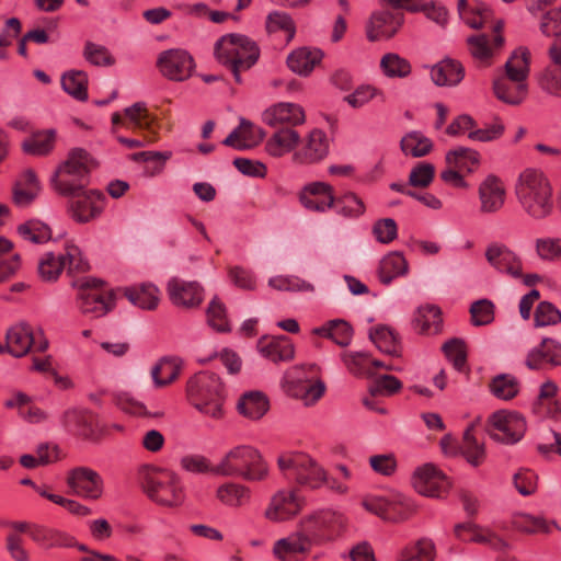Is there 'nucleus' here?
Returning a JSON list of instances; mask_svg holds the SVG:
<instances>
[{
  "label": "nucleus",
  "mask_w": 561,
  "mask_h": 561,
  "mask_svg": "<svg viewBox=\"0 0 561 561\" xmlns=\"http://www.w3.org/2000/svg\"><path fill=\"white\" fill-rule=\"evenodd\" d=\"M515 194L523 210L534 219H543L552 211V187L539 169L528 168L519 174Z\"/></svg>",
  "instance_id": "obj_1"
},
{
  "label": "nucleus",
  "mask_w": 561,
  "mask_h": 561,
  "mask_svg": "<svg viewBox=\"0 0 561 561\" xmlns=\"http://www.w3.org/2000/svg\"><path fill=\"white\" fill-rule=\"evenodd\" d=\"M94 167L95 161L85 149L73 148L54 172L51 186L59 195L78 194L89 186Z\"/></svg>",
  "instance_id": "obj_2"
},
{
  "label": "nucleus",
  "mask_w": 561,
  "mask_h": 561,
  "mask_svg": "<svg viewBox=\"0 0 561 561\" xmlns=\"http://www.w3.org/2000/svg\"><path fill=\"white\" fill-rule=\"evenodd\" d=\"M213 473L222 477H241L250 482L266 479L268 467L257 449L249 445H240L230 449L214 467Z\"/></svg>",
  "instance_id": "obj_3"
},
{
  "label": "nucleus",
  "mask_w": 561,
  "mask_h": 561,
  "mask_svg": "<svg viewBox=\"0 0 561 561\" xmlns=\"http://www.w3.org/2000/svg\"><path fill=\"white\" fill-rule=\"evenodd\" d=\"M215 55L221 65L231 70L236 82L241 83V72L256 64L260 49L255 42L244 35L227 34L217 41Z\"/></svg>",
  "instance_id": "obj_4"
},
{
  "label": "nucleus",
  "mask_w": 561,
  "mask_h": 561,
  "mask_svg": "<svg viewBox=\"0 0 561 561\" xmlns=\"http://www.w3.org/2000/svg\"><path fill=\"white\" fill-rule=\"evenodd\" d=\"M191 403L203 414L220 419L226 390L220 378L213 373L202 371L194 375L186 386Z\"/></svg>",
  "instance_id": "obj_5"
},
{
  "label": "nucleus",
  "mask_w": 561,
  "mask_h": 561,
  "mask_svg": "<svg viewBox=\"0 0 561 561\" xmlns=\"http://www.w3.org/2000/svg\"><path fill=\"white\" fill-rule=\"evenodd\" d=\"M141 488L148 497L159 505L179 506L185 499L178 476L169 470H146L141 476Z\"/></svg>",
  "instance_id": "obj_6"
},
{
  "label": "nucleus",
  "mask_w": 561,
  "mask_h": 561,
  "mask_svg": "<svg viewBox=\"0 0 561 561\" xmlns=\"http://www.w3.org/2000/svg\"><path fill=\"white\" fill-rule=\"evenodd\" d=\"M316 364L294 366L287 370L283 380L284 391L305 405L314 404L325 392L324 382L317 378Z\"/></svg>",
  "instance_id": "obj_7"
},
{
  "label": "nucleus",
  "mask_w": 561,
  "mask_h": 561,
  "mask_svg": "<svg viewBox=\"0 0 561 561\" xmlns=\"http://www.w3.org/2000/svg\"><path fill=\"white\" fill-rule=\"evenodd\" d=\"M277 465L285 479L302 486L318 489L327 481L324 469L306 454H283Z\"/></svg>",
  "instance_id": "obj_8"
},
{
  "label": "nucleus",
  "mask_w": 561,
  "mask_h": 561,
  "mask_svg": "<svg viewBox=\"0 0 561 561\" xmlns=\"http://www.w3.org/2000/svg\"><path fill=\"white\" fill-rule=\"evenodd\" d=\"M362 506L382 520L393 524L405 522L415 512L411 500L399 492L367 495L363 499Z\"/></svg>",
  "instance_id": "obj_9"
},
{
  "label": "nucleus",
  "mask_w": 561,
  "mask_h": 561,
  "mask_svg": "<svg viewBox=\"0 0 561 561\" xmlns=\"http://www.w3.org/2000/svg\"><path fill=\"white\" fill-rule=\"evenodd\" d=\"M66 267L79 272H84L89 267L80 249L72 243L66 244L64 252H46L38 262V275L45 282H53Z\"/></svg>",
  "instance_id": "obj_10"
},
{
  "label": "nucleus",
  "mask_w": 561,
  "mask_h": 561,
  "mask_svg": "<svg viewBox=\"0 0 561 561\" xmlns=\"http://www.w3.org/2000/svg\"><path fill=\"white\" fill-rule=\"evenodd\" d=\"M526 430L525 417L516 411L499 410L493 412L486 421L489 436L505 445L518 443L524 437Z\"/></svg>",
  "instance_id": "obj_11"
},
{
  "label": "nucleus",
  "mask_w": 561,
  "mask_h": 561,
  "mask_svg": "<svg viewBox=\"0 0 561 561\" xmlns=\"http://www.w3.org/2000/svg\"><path fill=\"white\" fill-rule=\"evenodd\" d=\"M48 340L39 330L35 333L26 322L11 327L5 335V351L14 357H23L31 350L44 353L48 348Z\"/></svg>",
  "instance_id": "obj_12"
},
{
  "label": "nucleus",
  "mask_w": 561,
  "mask_h": 561,
  "mask_svg": "<svg viewBox=\"0 0 561 561\" xmlns=\"http://www.w3.org/2000/svg\"><path fill=\"white\" fill-rule=\"evenodd\" d=\"M101 279L87 278L79 284L78 306L82 313L93 318L105 316L114 308V296L100 288Z\"/></svg>",
  "instance_id": "obj_13"
},
{
  "label": "nucleus",
  "mask_w": 561,
  "mask_h": 561,
  "mask_svg": "<svg viewBox=\"0 0 561 561\" xmlns=\"http://www.w3.org/2000/svg\"><path fill=\"white\" fill-rule=\"evenodd\" d=\"M345 525L346 519L342 514L330 511L310 515L300 522V526L308 531L316 546L333 540Z\"/></svg>",
  "instance_id": "obj_14"
},
{
  "label": "nucleus",
  "mask_w": 561,
  "mask_h": 561,
  "mask_svg": "<svg viewBox=\"0 0 561 561\" xmlns=\"http://www.w3.org/2000/svg\"><path fill=\"white\" fill-rule=\"evenodd\" d=\"M61 195L71 197L68 211L70 217L79 224H87L98 218L104 209L105 196L98 190L87 187L78 194Z\"/></svg>",
  "instance_id": "obj_15"
},
{
  "label": "nucleus",
  "mask_w": 561,
  "mask_h": 561,
  "mask_svg": "<svg viewBox=\"0 0 561 561\" xmlns=\"http://www.w3.org/2000/svg\"><path fill=\"white\" fill-rule=\"evenodd\" d=\"M300 147L291 156L296 165H312L323 161L330 152V140L322 129L313 128L300 140Z\"/></svg>",
  "instance_id": "obj_16"
},
{
  "label": "nucleus",
  "mask_w": 561,
  "mask_h": 561,
  "mask_svg": "<svg viewBox=\"0 0 561 561\" xmlns=\"http://www.w3.org/2000/svg\"><path fill=\"white\" fill-rule=\"evenodd\" d=\"M300 205L308 211L324 214L336 204V196L331 184L313 181L301 186L297 194Z\"/></svg>",
  "instance_id": "obj_17"
},
{
  "label": "nucleus",
  "mask_w": 561,
  "mask_h": 561,
  "mask_svg": "<svg viewBox=\"0 0 561 561\" xmlns=\"http://www.w3.org/2000/svg\"><path fill=\"white\" fill-rule=\"evenodd\" d=\"M157 67L167 79L184 81L193 75L195 62L186 50L173 48L159 54Z\"/></svg>",
  "instance_id": "obj_18"
},
{
  "label": "nucleus",
  "mask_w": 561,
  "mask_h": 561,
  "mask_svg": "<svg viewBox=\"0 0 561 561\" xmlns=\"http://www.w3.org/2000/svg\"><path fill=\"white\" fill-rule=\"evenodd\" d=\"M67 485L75 495L88 500H99L104 492V481L95 470L80 466L68 471Z\"/></svg>",
  "instance_id": "obj_19"
},
{
  "label": "nucleus",
  "mask_w": 561,
  "mask_h": 561,
  "mask_svg": "<svg viewBox=\"0 0 561 561\" xmlns=\"http://www.w3.org/2000/svg\"><path fill=\"white\" fill-rule=\"evenodd\" d=\"M304 499L296 490H278L275 492L264 511V517L274 523L286 522L297 516L304 507Z\"/></svg>",
  "instance_id": "obj_20"
},
{
  "label": "nucleus",
  "mask_w": 561,
  "mask_h": 561,
  "mask_svg": "<svg viewBox=\"0 0 561 561\" xmlns=\"http://www.w3.org/2000/svg\"><path fill=\"white\" fill-rule=\"evenodd\" d=\"M504 182L494 174H489L478 186L479 213L494 215L501 211L506 202Z\"/></svg>",
  "instance_id": "obj_21"
},
{
  "label": "nucleus",
  "mask_w": 561,
  "mask_h": 561,
  "mask_svg": "<svg viewBox=\"0 0 561 561\" xmlns=\"http://www.w3.org/2000/svg\"><path fill=\"white\" fill-rule=\"evenodd\" d=\"M412 484L416 492L430 497H439L449 489L447 477L431 463L414 471Z\"/></svg>",
  "instance_id": "obj_22"
},
{
  "label": "nucleus",
  "mask_w": 561,
  "mask_h": 561,
  "mask_svg": "<svg viewBox=\"0 0 561 561\" xmlns=\"http://www.w3.org/2000/svg\"><path fill=\"white\" fill-rule=\"evenodd\" d=\"M403 21V12L398 9L375 12L366 25L367 38L370 42L390 38L399 31Z\"/></svg>",
  "instance_id": "obj_23"
},
{
  "label": "nucleus",
  "mask_w": 561,
  "mask_h": 561,
  "mask_svg": "<svg viewBox=\"0 0 561 561\" xmlns=\"http://www.w3.org/2000/svg\"><path fill=\"white\" fill-rule=\"evenodd\" d=\"M485 260L500 273H506L518 278L523 274L520 257L506 244L500 242L490 243L485 249Z\"/></svg>",
  "instance_id": "obj_24"
},
{
  "label": "nucleus",
  "mask_w": 561,
  "mask_h": 561,
  "mask_svg": "<svg viewBox=\"0 0 561 561\" xmlns=\"http://www.w3.org/2000/svg\"><path fill=\"white\" fill-rule=\"evenodd\" d=\"M454 531L455 536L463 542L484 545L496 551H503L508 547V543L490 528L472 522L455 525Z\"/></svg>",
  "instance_id": "obj_25"
},
{
  "label": "nucleus",
  "mask_w": 561,
  "mask_h": 561,
  "mask_svg": "<svg viewBox=\"0 0 561 561\" xmlns=\"http://www.w3.org/2000/svg\"><path fill=\"white\" fill-rule=\"evenodd\" d=\"M312 546L310 535L300 526V530L275 541L273 553L282 561H297V554L309 552Z\"/></svg>",
  "instance_id": "obj_26"
},
{
  "label": "nucleus",
  "mask_w": 561,
  "mask_h": 561,
  "mask_svg": "<svg viewBox=\"0 0 561 561\" xmlns=\"http://www.w3.org/2000/svg\"><path fill=\"white\" fill-rule=\"evenodd\" d=\"M262 118L271 127L287 125L293 128L306 122V114L299 104L282 102L265 110Z\"/></svg>",
  "instance_id": "obj_27"
},
{
  "label": "nucleus",
  "mask_w": 561,
  "mask_h": 561,
  "mask_svg": "<svg viewBox=\"0 0 561 561\" xmlns=\"http://www.w3.org/2000/svg\"><path fill=\"white\" fill-rule=\"evenodd\" d=\"M170 300L178 307L192 308L203 300V290L196 282L172 278L167 285Z\"/></svg>",
  "instance_id": "obj_28"
},
{
  "label": "nucleus",
  "mask_w": 561,
  "mask_h": 561,
  "mask_svg": "<svg viewBox=\"0 0 561 561\" xmlns=\"http://www.w3.org/2000/svg\"><path fill=\"white\" fill-rule=\"evenodd\" d=\"M256 346L260 354L273 363L289 362L295 356V346L286 335L263 336Z\"/></svg>",
  "instance_id": "obj_29"
},
{
  "label": "nucleus",
  "mask_w": 561,
  "mask_h": 561,
  "mask_svg": "<svg viewBox=\"0 0 561 561\" xmlns=\"http://www.w3.org/2000/svg\"><path fill=\"white\" fill-rule=\"evenodd\" d=\"M31 539L45 549L70 548L75 545V537L69 533L39 524L33 525Z\"/></svg>",
  "instance_id": "obj_30"
},
{
  "label": "nucleus",
  "mask_w": 561,
  "mask_h": 561,
  "mask_svg": "<svg viewBox=\"0 0 561 561\" xmlns=\"http://www.w3.org/2000/svg\"><path fill=\"white\" fill-rule=\"evenodd\" d=\"M543 364L561 366V343L545 337L540 344L534 347L527 355L526 366L530 369H538Z\"/></svg>",
  "instance_id": "obj_31"
},
{
  "label": "nucleus",
  "mask_w": 561,
  "mask_h": 561,
  "mask_svg": "<svg viewBox=\"0 0 561 561\" xmlns=\"http://www.w3.org/2000/svg\"><path fill=\"white\" fill-rule=\"evenodd\" d=\"M493 92L501 102L519 105L527 98L528 84L499 76L493 80Z\"/></svg>",
  "instance_id": "obj_32"
},
{
  "label": "nucleus",
  "mask_w": 561,
  "mask_h": 561,
  "mask_svg": "<svg viewBox=\"0 0 561 561\" xmlns=\"http://www.w3.org/2000/svg\"><path fill=\"white\" fill-rule=\"evenodd\" d=\"M301 137L297 130L290 127H283L276 130L266 141V152L275 158H280L295 151Z\"/></svg>",
  "instance_id": "obj_33"
},
{
  "label": "nucleus",
  "mask_w": 561,
  "mask_h": 561,
  "mask_svg": "<svg viewBox=\"0 0 561 561\" xmlns=\"http://www.w3.org/2000/svg\"><path fill=\"white\" fill-rule=\"evenodd\" d=\"M457 9L460 19L471 28L484 27L491 20V10L478 0H458Z\"/></svg>",
  "instance_id": "obj_34"
},
{
  "label": "nucleus",
  "mask_w": 561,
  "mask_h": 561,
  "mask_svg": "<svg viewBox=\"0 0 561 561\" xmlns=\"http://www.w3.org/2000/svg\"><path fill=\"white\" fill-rule=\"evenodd\" d=\"M41 185L35 172L27 169L21 173L13 186V202L25 207L30 205L39 194Z\"/></svg>",
  "instance_id": "obj_35"
},
{
  "label": "nucleus",
  "mask_w": 561,
  "mask_h": 561,
  "mask_svg": "<svg viewBox=\"0 0 561 561\" xmlns=\"http://www.w3.org/2000/svg\"><path fill=\"white\" fill-rule=\"evenodd\" d=\"M412 324L421 334H437L443 327L442 311L435 305L421 306L414 313Z\"/></svg>",
  "instance_id": "obj_36"
},
{
  "label": "nucleus",
  "mask_w": 561,
  "mask_h": 561,
  "mask_svg": "<svg viewBox=\"0 0 561 561\" xmlns=\"http://www.w3.org/2000/svg\"><path fill=\"white\" fill-rule=\"evenodd\" d=\"M65 422L73 432L85 439H94L100 432L96 416L88 411L71 410L65 415Z\"/></svg>",
  "instance_id": "obj_37"
},
{
  "label": "nucleus",
  "mask_w": 561,
  "mask_h": 561,
  "mask_svg": "<svg viewBox=\"0 0 561 561\" xmlns=\"http://www.w3.org/2000/svg\"><path fill=\"white\" fill-rule=\"evenodd\" d=\"M431 77L436 85H457L465 77V68L458 60L446 58L433 66Z\"/></svg>",
  "instance_id": "obj_38"
},
{
  "label": "nucleus",
  "mask_w": 561,
  "mask_h": 561,
  "mask_svg": "<svg viewBox=\"0 0 561 561\" xmlns=\"http://www.w3.org/2000/svg\"><path fill=\"white\" fill-rule=\"evenodd\" d=\"M216 499L231 508L245 506L251 501V490L240 483L226 482L216 490Z\"/></svg>",
  "instance_id": "obj_39"
},
{
  "label": "nucleus",
  "mask_w": 561,
  "mask_h": 561,
  "mask_svg": "<svg viewBox=\"0 0 561 561\" xmlns=\"http://www.w3.org/2000/svg\"><path fill=\"white\" fill-rule=\"evenodd\" d=\"M312 333L332 340L339 346L345 347L353 339V328L342 319L327 321L323 325L314 328Z\"/></svg>",
  "instance_id": "obj_40"
},
{
  "label": "nucleus",
  "mask_w": 561,
  "mask_h": 561,
  "mask_svg": "<svg viewBox=\"0 0 561 561\" xmlns=\"http://www.w3.org/2000/svg\"><path fill=\"white\" fill-rule=\"evenodd\" d=\"M467 46L470 56L479 66L482 67L491 66L492 59L496 50L501 48L495 47L493 44V39L490 38L486 34L469 36L467 38Z\"/></svg>",
  "instance_id": "obj_41"
},
{
  "label": "nucleus",
  "mask_w": 561,
  "mask_h": 561,
  "mask_svg": "<svg viewBox=\"0 0 561 561\" xmlns=\"http://www.w3.org/2000/svg\"><path fill=\"white\" fill-rule=\"evenodd\" d=\"M126 298L141 309L153 310L159 304V289L153 284H140L124 289Z\"/></svg>",
  "instance_id": "obj_42"
},
{
  "label": "nucleus",
  "mask_w": 561,
  "mask_h": 561,
  "mask_svg": "<svg viewBox=\"0 0 561 561\" xmlns=\"http://www.w3.org/2000/svg\"><path fill=\"white\" fill-rule=\"evenodd\" d=\"M323 57L320 49L299 48L293 51L287 58L288 67L296 73L307 76Z\"/></svg>",
  "instance_id": "obj_43"
},
{
  "label": "nucleus",
  "mask_w": 561,
  "mask_h": 561,
  "mask_svg": "<svg viewBox=\"0 0 561 561\" xmlns=\"http://www.w3.org/2000/svg\"><path fill=\"white\" fill-rule=\"evenodd\" d=\"M268 409V399L261 391L247 392L238 402L239 413L250 420H260Z\"/></svg>",
  "instance_id": "obj_44"
},
{
  "label": "nucleus",
  "mask_w": 561,
  "mask_h": 561,
  "mask_svg": "<svg viewBox=\"0 0 561 561\" xmlns=\"http://www.w3.org/2000/svg\"><path fill=\"white\" fill-rule=\"evenodd\" d=\"M480 153L468 147H457L446 152L445 162L451 168H458L468 173L474 172L480 164Z\"/></svg>",
  "instance_id": "obj_45"
},
{
  "label": "nucleus",
  "mask_w": 561,
  "mask_h": 561,
  "mask_svg": "<svg viewBox=\"0 0 561 561\" xmlns=\"http://www.w3.org/2000/svg\"><path fill=\"white\" fill-rule=\"evenodd\" d=\"M409 265L400 252H391L382 257L378 268L379 279L382 284L389 285L396 277L408 273Z\"/></svg>",
  "instance_id": "obj_46"
},
{
  "label": "nucleus",
  "mask_w": 561,
  "mask_h": 561,
  "mask_svg": "<svg viewBox=\"0 0 561 561\" xmlns=\"http://www.w3.org/2000/svg\"><path fill=\"white\" fill-rule=\"evenodd\" d=\"M530 53L525 47L516 49L504 65L505 75L502 77L513 81L527 82L529 76Z\"/></svg>",
  "instance_id": "obj_47"
},
{
  "label": "nucleus",
  "mask_w": 561,
  "mask_h": 561,
  "mask_svg": "<svg viewBox=\"0 0 561 561\" xmlns=\"http://www.w3.org/2000/svg\"><path fill=\"white\" fill-rule=\"evenodd\" d=\"M435 557V543L432 539L423 537L404 546L398 561H434Z\"/></svg>",
  "instance_id": "obj_48"
},
{
  "label": "nucleus",
  "mask_w": 561,
  "mask_h": 561,
  "mask_svg": "<svg viewBox=\"0 0 561 561\" xmlns=\"http://www.w3.org/2000/svg\"><path fill=\"white\" fill-rule=\"evenodd\" d=\"M254 136L262 139L264 133L261 128L254 127L249 121L242 118L240 121V125L227 136L222 144L228 147L243 150L252 146L251 140Z\"/></svg>",
  "instance_id": "obj_49"
},
{
  "label": "nucleus",
  "mask_w": 561,
  "mask_h": 561,
  "mask_svg": "<svg viewBox=\"0 0 561 561\" xmlns=\"http://www.w3.org/2000/svg\"><path fill=\"white\" fill-rule=\"evenodd\" d=\"M400 148L405 156L421 158L433 150V141L421 131L413 130L402 137Z\"/></svg>",
  "instance_id": "obj_50"
},
{
  "label": "nucleus",
  "mask_w": 561,
  "mask_h": 561,
  "mask_svg": "<svg viewBox=\"0 0 561 561\" xmlns=\"http://www.w3.org/2000/svg\"><path fill=\"white\" fill-rule=\"evenodd\" d=\"M88 75L82 70H69L61 76V87L78 101L88 100Z\"/></svg>",
  "instance_id": "obj_51"
},
{
  "label": "nucleus",
  "mask_w": 561,
  "mask_h": 561,
  "mask_svg": "<svg viewBox=\"0 0 561 561\" xmlns=\"http://www.w3.org/2000/svg\"><path fill=\"white\" fill-rule=\"evenodd\" d=\"M489 389L495 398L507 401L518 394L520 382L511 374H499L491 379Z\"/></svg>",
  "instance_id": "obj_52"
},
{
  "label": "nucleus",
  "mask_w": 561,
  "mask_h": 561,
  "mask_svg": "<svg viewBox=\"0 0 561 561\" xmlns=\"http://www.w3.org/2000/svg\"><path fill=\"white\" fill-rule=\"evenodd\" d=\"M55 140L54 129L38 131L23 141L22 149L32 156H46L54 149Z\"/></svg>",
  "instance_id": "obj_53"
},
{
  "label": "nucleus",
  "mask_w": 561,
  "mask_h": 561,
  "mask_svg": "<svg viewBox=\"0 0 561 561\" xmlns=\"http://www.w3.org/2000/svg\"><path fill=\"white\" fill-rule=\"evenodd\" d=\"M460 450L467 461L473 467H478L484 461V445L483 443L478 442V439L474 437L473 426L468 427L463 432Z\"/></svg>",
  "instance_id": "obj_54"
},
{
  "label": "nucleus",
  "mask_w": 561,
  "mask_h": 561,
  "mask_svg": "<svg viewBox=\"0 0 561 561\" xmlns=\"http://www.w3.org/2000/svg\"><path fill=\"white\" fill-rule=\"evenodd\" d=\"M181 364L178 358H162L152 368L151 377L157 387H163L174 381L180 375Z\"/></svg>",
  "instance_id": "obj_55"
},
{
  "label": "nucleus",
  "mask_w": 561,
  "mask_h": 561,
  "mask_svg": "<svg viewBox=\"0 0 561 561\" xmlns=\"http://www.w3.org/2000/svg\"><path fill=\"white\" fill-rule=\"evenodd\" d=\"M370 341L383 353L398 354L399 339L393 330L385 325H378L369 331Z\"/></svg>",
  "instance_id": "obj_56"
},
{
  "label": "nucleus",
  "mask_w": 561,
  "mask_h": 561,
  "mask_svg": "<svg viewBox=\"0 0 561 561\" xmlns=\"http://www.w3.org/2000/svg\"><path fill=\"white\" fill-rule=\"evenodd\" d=\"M18 233L25 241L44 243L51 238L50 228L41 220L32 219L18 227Z\"/></svg>",
  "instance_id": "obj_57"
},
{
  "label": "nucleus",
  "mask_w": 561,
  "mask_h": 561,
  "mask_svg": "<svg viewBox=\"0 0 561 561\" xmlns=\"http://www.w3.org/2000/svg\"><path fill=\"white\" fill-rule=\"evenodd\" d=\"M380 67L388 78H405L411 73V64L396 53L382 56Z\"/></svg>",
  "instance_id": "obj_58"
},
{
  "label": "nucleus",
  "mask_w": 561,
  "mask_h": 561,
  "mask_svg": "<svg viewBox=\"0 0 561 561\" xmlns=\"http://www.w3.org/2000/svg\"><path fill=\"white\" fill-rule=\"evenodd\" d=\"M512 524L516 530L529 535L547 534L551 528L545 518L524 513L515 515Z\"/></svg>",
  "instance_id": "obj_59"
},
{
  "label": "nucleus",
  "mask_w": 561,
  "mask_h": 561,
  "mask_svg": "<svg viewBox=\"0 0 561 561\" xmlns=\"http://www.w3.org/2000/svg\"><path fill=\"white\" fill-rule=\"evenodd\" d=\"M336 213L347 218H357L365 213V204L360 197L353 192H347L336 197L334 207Z\"/></svg>",
  "instance_id": "obj_60"
},
{
  "label": "nucleus",
  "mask_w": 561,
  "mask_h": 561,
  "mask_svg": "<svg viewBox=\"0 0 561 561\" xmlns=\"http://www.w3.org/2000/svg\"><path fill=\"white\" fill-rule=\"evenodd\" d=\"M82 55L89 64L96 67H111L115 64V58L105 46L90 41L85 42Z\"/></svg>",
  "instance_id": "obj_61"
},
{
  "label": "nucleus",
  "mask_w": 561,
  "mask_h": 561,
  "mask_svg": "<svg viewBox=\"0 0 561 561\" xmlns=\"http://www.w3.org/2000/svg\"><path fill=\"white\" fill-rule=\"evenodd\" d=\"M207 322L218 332H229L231 330L226 307L218 298H214L207 308Z\"/></svg>",
  "instance_id": "obj_62"
},
{
  "label": "nucleus",
  "mask_w": 561,
  "mask_h": 561,
  "mask_svg": "<svg viewBox=\"0 0 561 561\" xmlns=\"http://www.w3.org/2000/svg\"><path fill=\"white\" fill-rule=\"evenodd\" d=\"M536 327L556 325L561 322V311L550 301L538 304L534 314Z\"/></svg>",
  "instance_id": "obj_63"
},
{
  "label": "nucleus",
  "mask_w": 561,
  "mask_h": 561,
  "mask_svg": "<svg viewBox=\"0 0 561 561\" xmlns=\"http://www.w3.org/2000/svg\"><path fill=\"white\" fill-rule=\"evenodd\" d=\"M537 255L543 261H561V239L538 238L535 241Z\"/></svg>",
  "instance_id": "obj_64"
}]
</instances>
